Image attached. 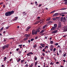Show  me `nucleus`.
<instances>
[{"mask_svg": "<svg viewBox=\"0 0 67 67\" xmlns=\"http://www.w3.org/2000/svg\"><path fill=\"white\" fill-rule=\"evenodd\" d=\"M36 31H37V32L40 33V29H36Z\"/></svg>", "mask_w": 67, "mask_h": 67, "instance_id": "12", "label": "nucleus"}, {"mask_svg": "<svg viewBox=\"0 0 67 67\" xmlns=\"http://www.w3.org/2000/svg\"><path fill=\"white\" fill-rule=\"evenodd\" d=\"M29 29L28 28H27V29H26V31L27 32V31H28V30H29Z\"/></svg>", "mask_w": 67, "mask_h": 67, "instance_id": "40", "label": "nucleus"}, {"mask_svg": "<svg viewBox=\"0 0 67 67\" xmlns=\"http://www.w3.org/2000/svg\"><path fill=\"white\" fill-rule=\"evenodd\" d=\"M52 22H53V21H49L48 22V23H52Z\"/></svg>", "mask_w": 67, "mask_h": 67, "instance_id": "32", "label": "nucleus"}, {"mask_svg": "<svg viewBox=\"0 0 67 67\" xmlns=\"http://www.w3.org/2000/svg\"><path fill=\"white\" fill-rule=\"evenodd\" d=\"M23 45L22 44H20L18 46L20 47V48H22V46Z\"/></svg>", "mask_w": 67, "mask_h": 67, "instance_id": "16", "label": "nucleus"}, {"mask_svg": "<svg viewBox=\"0 0 67 67\" xmlns=\"http://www.w3.org/2000/svg\"><path fill=\"white\" fill-rule=\"evenodd\" d=\"M47 26V25H45L43 27V29H45L46 26Z\"/></svg>", "mask_w": 67, "mask_h": 67, "instance_id": "15", "label": "nucleus"}, {"mask_svg": "<svg viewBox=\"0 0 67 67\" xmlns=\"http://www.w3.org/2000/svg\"><path fill=\"white\" fill-rule=\"evenodd\" d=\"M42 55H43V56H45V54L43 52L42 53Z\"/></svg>", "mask_w": 67, "mask_h": 67, "instance_id": "45", "label": "nucleus"}, {"mask_svg": "<svg viewBox=\"0 0 67 67\" xmlns=\"http://www.w3.org/2000/svg\"><path fill=\"white\" fill-rule=\"evenodd\" d=\"M10 45L9 44H7V45L4 46L3 47H2V49H5V48H9V46Z\"/></svg>", "mask_w": 67, "mask_h": 67, "instance_id": "2", "label": "nucleus"}, {"mask_svg": "<svg viewBox=\"0 0 67 67\" xmlns=\"http://www.w3.org/2000/svg\"><path fill=\"white\" fill-rule=\"evenodd\" d=\"M28 42H29V43H30V42H31V41L30 40H29L28 41Z\"/></svg>", "mask_w": 67, "mask_h": 67, "instance_id": "52", "label": "nucleus"}, {"mask_svg": "<svg viewBox=\"0 0 67 67\" xmlns=\"http://www.w3.org/2000/svg\"><path fill=\"white\" fill-rule=\"evenodd\" d=\"M45 32V30H42L40 32V34H41V33H43V32Z\"/></svg>", "mask_w": 67, "mask_h": 67, "instance_id": "14", "label": "nucleus"}, {"mask_svg": "<svg viewBox=\"0 0 67 67\" xmlns=\"http://www.w3.org/2000/svg\"><path fill=\"white\" fill-rule=\"evenodd\" d=\"M6 59H7V57H5L4 58V61H6Z\"/></svg>", "mask_w": 67, "mask_h": 67, "instance_id": "25", "label": "nucleus"}, {"mask_svg": "<svg viewBox=\"0 0 67 67\" xmlns=\"http://www.w3.org/2000/svg\"><path fill=\"white\" fill-rule=\"evenodd\" d=\"M51 19V18H48L47 19V21H49Z\"/></svg>", "mask_w": 67, "mask_h": 67, "instance_id": "22", "label": "nucleus"}, {"mask_svg": "<svg viewBox=\"0 0 67 67\" xmlns=\"http://www.w3.org/2000/svg\"><path fill=\"white\" fill-rule=\"evenodd\" d=\"M45 21V19H42V20H41V21H42V22H41V23H43Z\"/></svg>", "mask_w": 67, "mask_h": 67, "instance_id": "17", "label": "nucleus"}, {"mask_svg": "<svg viewBox=\"0 0 67 67\" xmlns=\"http://www.w3.org/2000/svg\"><path fill=\"white\" fill-rule=\"evenodd\" d=\"M63 31L64 32L67 31V27L66 26H64L63 27Z\"/></svg>", "mask_w": 67, "mask_h": 67, "instance_id": "6", "label": "nucleus"}, {"mask_svg": "<svg viewBox=\"0 0 67 67\" xmlns=\"http://www.w3.org/2000/svg\"><path fill=\"white\" fill-rule=\"evenodd\" d=\"M56 29V28L55 27H52V28L51 29V30H55Z\"/></svg>", "mask_w": 67, "mask_h": 67, "instance_id": "13", "label": "nucleus"}, {"mask_svg": "<svg viewBox=\"0 0 67 67\" xmlns=\"http://www.w3.org/2000/svg\"><path fill=\"white\" fill-rule=\"evenodd\" d=\"M45 47L46 48H47V49L48 48V47L47 46H46Z\"/></svg>", "mask_w": 67, "mask_h": 67, "instance_id": "44", "label": "nucleus"}, {"mask_svg": "<svg viewBox=\"0 0 67 67\" xmlns=\"http://www.w3.org/2000/svg\"><path fill=\"white\" fill-rule=\"evenodd\" d=\"M63 57H65V56H66V54H64L63 55Z\"/></svg>", "mask_w": 67, "mask_h": 67, "instance_id": "43", "label": "nucleus"}, {"mask_svg": "<svg viewBox=\"0 0 67 67\" xmlns=\"http://www.w3.org/2000/svg\"><path fill=\"white\" fill-rule=\"evenodd\" d=\"M50 47L51 48H52L53 49V48L54 47V46H53L52 45H51V46H50Z\"/></svg>", "mask_w": 67, "mask_h": 67, "instance_id": "26", "label": "nucleus"}, {"mask_svg": "<svg viewBox=\"0 0 67 67\" xmlns=\"http://www.w3.org/2000/svg\"><path fill=\"white\" fill-rule=\"evenodd\" d=\"M61 26H62V23L60 22H59V25L58 26V28L61 27Z\"/></svg>", "mask_w": 67, "mask_h": 67, "instance_id": "7", "label": "nucleus"}, {"mask_svg": "<svg viewBox=\"0 0 67 67\" xmlns=\"http://www.w3.org/2000/svg\"><path fill=\"white\" fill-rule=\"evenodd\" d=\"M53 48L50 49V51H53Z\"/></svg>", "mask_w": 67, "mask_h": 67, "instance_id": "59", "label": "nucleus"}, {"mask_svg": "<svg viewBox=\"0 0 67 67\" xmlns=\"http://www.w3.org/2000/svg\"><path fill=\"white\" fill-rule=\"evenodd\" d=\"M55 45H58V43H56L55 44Z\"/></svg>", "mask_w": 67, "mask_h": 67, "instance_id": "46", "label": "nucleus"}, {"mask_svg": "<svg viewBox=\"0 0 67 67\" xmlns=\"http://www.w3.org/2000/svg\"><path fill=\"white\" fill-rule=\"evenodd\" d=\"M37 38H38V37L37 36L35 37V39L36 40V39H37Z\"/></svg>", "mask_w": 67, "mask_h": 67, "instance_id": "35", "label": "nucleus"}, {"mask_svg": "<svg viewBox=\"0 0 67 67\" xmlns=\"http://www.w3.org/2000/svg\"><path fill=\"white\" fill-rule=\"evenodd\" d=\"M9 28V27H6V29H8Z\"/></svg>", "mask_w": 67, "mask_h": 67, "instance_id": "61", "label": "nucleus"}, {"mask_svg": "<svg viewBox=\"0 0 67 67\" xmlns=\"http://www.w3.org/2000/svg\"><path fill=\"white\" fill-rule=\"evenodd\" d=\"M18 53L19 54H21V53H22V50L21 51L19 50L18 51Z\"/></svg>", "mask_w": 67, "mask_h": 67, "instance_id": "18", "label": "nucleus"}, {"mask_svg": "<svg viewBox=\"0 0 67 67\" xmlns=\"http://www.w3.org/2000/svg\"><path fill=\"white\" fill-rule=\"evenodd\" d=\"M35 60H37V58L36 57L35 58Z\"/></svg>", "mask_w": 67, "mask_h": 67, "instance_id": "39", "label": "nucleus"}, {"mask_svg": "<svg viewBox=\"0 0 67 67\" xmlns=\"http://www.w3.org/2000/svg\"><path fill=\"white\" fill-rule=\"evenodd\" d=\"M19 48H17L16 49V51H19Z\"/></svg>", "mask_w": 67, "mask_h": 67, "instance_id": "54", "label": "nucleus"}, {"mask_svg": "<svg viewBox=\"0 0 67 67\" xmlns=\"http://www.w3.org/2000/svg\"><path fill=\"white\" fill-rule=\"evenodd\" d=\"M59 53H61V52H62V51H61V50L59 49Z\"/></svg>", "mask_w": 67, "mask_h": 67, "instance_id": "53", "label": "nucleus"}, {"mask_svg": "<svg viewBox=\"0 0 67 67\" xmlns=\"http://www.w3.org/2000/svg\"><path fill=\"white\" fill-rule=\"evenodd\" d=\"M25 36L26 37H29L30 36V35L28 34H26L25 35Z\"/></svg>", "mask_w": 67, "mask_h": 67, "instance_id": "11", "label": "nucleus"}, {"mask_svg": "<svg viewBox=\"0 0 67 67\" xmlns=\"http://www.w3.org/2000/svg\"><path fill=\"white\" fill-rule=\"evenodd\" d=\"M33 64H34V63H32L31 65H30L29 66V67H33Z\"/></svg>", "mask_w": 67, "mask_h": 67, "instance_id": "19", "label": "nucleus"}, {"mask_svg": "<svg viewBox=\"0 0 67 67\" xmlns=\"http://www.w3.org/2000/svg\"><path fill=\"white\" fill-rule=\"evenodd\" d=\"M41 7V4H40L39 5V7Z\"/></svg>", "mask_w": 67, "mask_h": 67, "instance_id": "63", "label": "nucleus"}, {"mask_svg": "<svg viewBox=\"0 0 67 67\" xmlns=\"http://www.w3.org/2000/svg\"><path fill=\"white\" fill-rule=\"evenodd\" d=\"M52 20H53V21H55V20H56L57 19L56 17L55 18H54L52 19Z\"/></svg>", "mask_w": 67, "mask_h": 67, "instance_id": "21", "label": "nucleus"}, {"mask_svg": "<svg viewBox=\"0 0 67 67\" xmlns=\"http://www.w3.org/2000/svg\"><path fill=\"white\" fill-rule=\"evenodd\" d=\"M50 65H54L53 63L52 62H51L50 63Z\"/></svg>", "mask_w": 67, "mask_h": 67, "instance_id": "30", "label": "nucleus"}, {"mask_svg": "<svg viewBox=\"0 0 67 67\" xmlns=\"http://www.w3.org/2000/svg\"><path fill=\"white\" fill-rule=\"evenodd\" d=\"M24 61V60H22L21 61V62H23Z\"/></svg>", "mask_w": 67, "mask_h": 67, "instance_id": "64", "label": "nucleus"}, {"mask_svg": "<svg viewBox=\"0 0 67 67\" xmlns=\"http://www.w3.org/2000/svg\"><path fill=\"white\" fill-rule=\"evenodd\" d=\"M43 58H44V57H41V59H43Z\"/></svg>", "mask_w": 67, "mask_h": 67, "instance_id": "51", "label": "nucleus"}, {"mask_svg": "<svg viewBox=\"0 0 67 67\" xmlns=\"http://www.w3.org/2000/svg\"><path fill=\"white\" fill-rule=\"evenodd\" d=\"M3 30V27H2L0 29V30L1 31H2V30Z\"/></svg>", "mask_w": 67, "mask_h": 67, "instance_id": "36", "label": "nucleus"}, {"mask_svg": "<svg viewBox=\"0 0 67 67\" xmlns=\"http://www.w3.org/2000/svg\"><path fill=\"white\" fill-rule=\"evenodd\" d=\"M34 40V39L33 38H32L31 39V41H33Z\"/></svg>", "mask_w": 67, "mask_h": 67, "instance_id": "47", "label": "nucleus"}, {"mask_svg": "<svg viewBox=\"0 0 67 67\" xmlns=\"http://www.w3.org/2000/svg\"><path fill=\"white\" fill-rule=\"evenodd\" d=\"M27 56H30V55L29 53H27Z\"/></svg>", "mask_w": 67, "mask_h": 67, "instance_id": "50", "label": "nucleus"}, {"mask_svg": "<svg viewBox=\"0 0 67 67\" xmlns=\"http://www.w3.org/2000/svg\"><path fill=\"white\" fill-rule=\"evenodd\" d=\"M50 43L51 44H52L53 43V41H51L50 42Z\"/></svg>", "mask_w": 67, "mask_h": 67, "instance_id": "33", "label": "nucleus"}, {"mask_svg": "<svg viewBox=\"0 0 67 67\" xmlns=\"http://www.w3.org/2000/svg\"><path fill=\"white\" fill-rule=\"evenodd\" d=\"M63 62H64L65 63L66 62V60H63Z\"/></svg>", "mask_w": 67, "mask_h": 67, "instance_id": "57", "label": "nucleus"}, {"mask_svg": "<svg viewBox=\"0 0 67 67\" xmlns=\"http://www.w3.org/2000/svg\"><path fill=\"white\" fill-rule=\"evenodd\" d=\"M5 67V66H4V65H2V67Z\"/></svg>", "mask_w": 67, "mask_h": 67, "instance_id": "49", "label": "nucleus"}, {"mask_svg": "<svg viewBox=\"0 0 67 67\" xmlns=\"http://www.w3.org/2000/svg\"><path fill=\"white\" fill-rule=\"evenodd\" d=\"M55 11H56V10H54V11L52 12H51L50 13L51 14H52V13H54V12H55Z\"/></svg>", "mask_w": 67, "mask_h": 67, "instance_id": "27", "label": "nucleus"}, {"mask_svg": "<svg viewBox=\"0 0 67 67\" xmlns=\"http://www.w3.org/2000/svg\"><path fill=\"white\" fill-rule=\"evenodd\" d=\"M56 64H59V62H57L56 63Z\"/></svg>", "mask_w": 67, "mask_h": 67, "instance_id": "60", "label": "nucleus"}, {"mask_svg": "<svg viewBox=\"0 0 67 67\" xmlns=\"http://www.w3.org/2000/svg\"><path fill=\"white\" fill-rule=\"evenodd\" d=\"M54 27L56 28L57 27V24H54Z\"/></svg>", "mask_w": 67, "mask_h": 67, "instance_id": "24", "label": "nucleus"}, {"mask_svg": "<svg viewBox=\"0 0 67 67\" xmlns=\"http://www.w3.org/2000/svg\"><path fill=\"white\" fill-rule=\"evenodd\" d=\"M63 20H65V21H67V19H66V17H65L64 18V17H62L61 18V21L63 22Z\"/></svg>", "mask_w": 67, "mask_h": 67, "instance_id": "4", "label": "nucleus"}, {"mask_svg": "<svg viewBox=\"0 0 67 67\" xmlns=\"http://www.w3.org/2000/svg\"><path fill=\"white\" fill-rule=\"evenodd\" d=\"M58 32V31L56 30H55L54 31H53L52 32V33H53V34H54L55 33H56L57 32Z\"/></svg>", "mask_w": 67, "mask_h": 67, "instance_id": "9", "label": "nucleus"}, {"mask_svg": "<svg viewBox=\"0 0 67 67\" xmlns=\"http://www.w3.org/2000/svg\"><path fill=\"white\" fill-rule=\"evenodd\" d=\"M38 22L37 21L34 24H38Z\"/></svg>", "mask_w": 67, "mask_h": 67, "instance_id": "31", "label": "nucleus"}, {"mask_svg": "<svg viewBox=\"0 0 67 67\" xmlns=\"http://www.w3.org/2000/svg\"><path fill=\"white\" fill-rule=\"evenodd\" d=\"M67 1H65V3H64V4H67Z\"/></svg>", "mask_w": 67, "mask_h": 67, "instance_id": "42", "label": "nucleus"}, {"mask_svg": "<svg viewBox=\"0 0 67 67\" xmlns=\"http://www.w3.org/2000/svg\"><path fill=\"white\" fill-rule=\"evenodd\" d=\"M37 34V31H35V30H33L32 31V35H36Z\"/></svg>", "mask_w": 67, "mask_h": 67, "instance_id": "3", "label": "nucleus"}, {"mask_svg": "<svg viewBox=\"0 0 67 67\" xmlns=\"http://www.w3.org/2000/svg\"><path fill=\"white\" fill-rule=\"evenodd\" d=\"M14 13V11L12 10L11 11L7 12L5 13V15L7 16H10L12 14H13Z\"/></svg>", "mask_w": 67, "mask_h": 67, "instance_id": "1", "label": "nucleus"}, {"mask_svg": "<svg viewBox=\"0 0 67 67\" xmlns=\"http://www.w3.org/2000/svg\"><path fill=\"white\" fill-rule=\"evenodd\" d=\"M37 63H38V61H37L36 62L35 64V66H36V65H37Z\"/></svg>", "mask_w": 67, "mask_h": 67, "instance_id": "20", "label": "nucleus"}, {"mask_svg": "<svg viewBox=\"0 0 67 67\" xmlns=\"http://www.w3.org/2000/svg\"><path fill=\"white\" fill-rule=\"evenodd\" d=\"M37 46V45H36V44H35V45H34L33 46L34 48H35V47H36Z\"/></svg>", "mask_w": 67, "mask_h": 67, "instance_id": "23", "label": "nucleus"}, {"mask_svg": "<svg viewBox=\"0 0 67 67\" xmlns=\"http://www.w3.org/2000/svg\"><path fill=\"white\" fill-rule=\"evenodd\" d=\"M25 67H28V65L27 64H26L25 65Z\"/></svg>", "mask_w": 67, "mask_h": 67, "instance_id": "37", "label": "nucleus"}, {"mask_svg": "<svg viewBox=\"0 0 67 67\" xmlns=\"http://www.w3.org/2000/svg\"><path fill=\"white\" fill-rule=\"evenodd\" d=\"M67 14V13L66 12H64V13H62V14Z\"/></svg>", "mask_w": 67, "mask_h": 67, "instance_id": "34", "label": "nucleus"}, {"mask_svg": "<svg viewBox=\"0 0 67 67\" xmlns=\"http://www.w3.org/2000/svg\"><path fill=\"white\" fill-rule=\"evenodd\" d=\"M5 5H4L3 6V8H5Z\"/></svg>", "mask_w": 67, "mask_h": 67, "instance_id": "58", "label": "nucleus"}, {"mask_svg": "<svg viewBox=\"0 0 67 67\" xmlns=\"http://www.w3.org/2000/svg\"><path fill=\"white\" fill-rule=\"evenodd\" d=\"M13 59H10V60H9V61H10V62H11V61H12V60Z\"/></svg>", "mask_w": 67, "mask_h": 67, "instance_id": "55", "label": "nucleus"}, {"mask_svg": "<svg viewBox=\"0 0 67 67\" xmlns=\"http://www.w3.org/2000/svg\"><path fill=\"white\" fill-rule=\"evenodd\" d=\"M27 28H28L29 29H30V28H31V27H30V26L28 27H27Z\"/></svg>", "mask_w": 67, "mask_h": 67, "instance_id": "62", "label": "nucleus"}, {"mask_svg": "<svg viewBox=\"0 0 67 67\" xmlns=\"http://www.w3.org/2000/svg\"><path fill=\"white\" fill-rule=\"evenodd\" d=\"M56 48H54L53 49V51H54V52H55V51H56Z\"/></svg>", "mask_w": 67, "mask_h": 67, "instance_id": "38", "label": "nucleus"}, {"mask_svg": "<svg viewBox=\"0 0 67 67\" xmlns=\"http://www.w3.org/2000/svg\"><path fill=\"white\" fill-rule=\"evenodd\" d=\"M57 55H59V54H58V51H57Z\"/></svg>", "mask_w": 67, "mask_h": 67, "instance_id": "48", "label": "nucleus"}, {"mask_svg": "<svg viewBox=\"0 0 67 67\" xmlns=\"http://www.w3.org/2000/svg\"><path fill=\"white\" fill-rule=\"evenodd\" d=\"M40 45L41 46L39 47V48H42V47H45V44H43V43H41L40 44Z\"/></svg>", "mask_w": 67, "mask_h": 67, "instance_id": "5", "label": "nucleus"}, {"mask_svg": "<svg viewBox=\"0 0 67 67\" xmlns=\"http://www.w3.org/2000/svg\"><path fill=\"white\" fill-rule=\"evenodd\" d=\"M30 54L31 55H33V53L32 52H30Z\"/></svg>", "mask_w": 67, "mask_h": 67, "instance_id": "41", "label": "nucleus"}, {"mask_svg": "<svg viewBox=\"0 0 67 67\" xmlns=\"http://www.w3.org/2000/svg\"><path fill=\"white\" fill-rule=\"evenodd\" d=\"M15 19H18V17H16L15 18Z\"/></svg>", "mask_w": 67, "mask_h": 67, "instance_id": "56", "label": "nucleus"}, {"mask_svg": "<svg viewBox=\"0 0 67 67\" xmlns=\"http://www.w3.org/2000/svg\"><path fill=\"white\" fill-rule=\"evenodd\" d=\"M65 9H66L65 8H61V10H65Z\"/></svg>", "mask_w": 67, "mask_h": 67, "instance_id": "29", "label": "nucleus"}, {"mask_svg": "<svg viewBox=\"0 0 67 67\" xmlns=\"http://www.w3.org/2000/svg\"><path fill=\"white\" fill-rule=\"evenodd\" d=\"M60 16L58 17H56V19H60Z\"/></svg>", "mask_w": 67, "mask_h": 67, "instance_id": "28", "label": "nucleus"}, {"mask_svg": "<svg viewBox=\"0 0 67 67\" xmlns=\"http://www.w3.org/2000/svg\"><path fill=\"white\" fill-rule=\"evenodd\" d=\"M28 40V37H26L23 39V41H26V40Z\"/></svg>", "mask_w": 67, "mask_h": 67, "instance_id": "10", "label": "nucleus"}, {"mask_svg": "<svg viewBox=\"0 0 67 67\" xmlns=\"http://www.w3.org/2000/svg\"><path fill=\"white\" fill-rule=\"evenodd\" d=\"M58 15V13H55V14H54L53 15V16L54 17V16H57Z\"/></svg>", "mask_w": 67, "mask_h": 67, "instance_id": "8", "label": "nucleus"}]
</instances>
